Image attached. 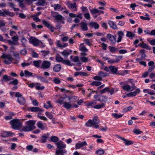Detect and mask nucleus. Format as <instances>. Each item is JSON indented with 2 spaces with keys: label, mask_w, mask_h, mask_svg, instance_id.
<instances>
[{
  "label": "nucleus",
  "mask_w": 155,
  "mask_h": 155,
  "mask_svg": "<svg viewBox=\"0 0 155 155\" xmlns=\"http://www.w3.org/2000/svg\"><path fill=\"white\" fill-rule=\"evenodd\" d=\"M17 101L21 105H24L26 102L25 99L23 97L18 98Z\"/></svg>",
  "instance_id": "a878e982"
},
{
  "label": "nucleus",
  "mask_w": 155,
  "mask_h": 155,
  "mask_svg": "<svg viewBox=\"0 0 155 155\" xmlns=\"http://www.w3.org/2000/svg\"><path fill=\"white\" fill-rule=\"evenodd\" d=\"M43 24L48 28L51 29L53 28L52 26L49 23V22L45 19L42 20Z\"/></svg>",
  "instance_id": "412c9836"
},
{
  "label": "nucleus",
  "mask_w": 155,
  "mask_h": 155,
  "mask_svg": "<svg viewBox=\"0 0 155 155\" xmlns=\"http://www.w3.org/2000/svg\"><path fill=\"white\" fill-rule=\"evenodd\" d=\"M80 25V27L82 31H85L88 30V28L87 27V24L86 23L82 22H81Z\"/></svg>",
  "instance_id": "dca6fc26"
},
{
  "label": "nucleus",
  "mask_w": 155,
  "mask_h": 155,
  "mask_svg": "<svg viewBox=\"0 0 155 155\" xmlns=\"http://www.w3.org/2000/svg\"><path fill=\"white\" fill-rule=\"evenodd\" d=\"M138 45L143 48H145L146 49H148L149 50H150V47L147 44L145 43H140Z\"/></svg>",
  "instance_id": "f704fd0d"
},
{
  "label": "nucleus",
  "mask_w": 155,
  "mask_h": 155,
  "mask_svg": "<svg viewBox=\"0 0 155 155\" xmlns=\"http://www.w3.org/2000/svg\"><path fill=\"white\" fill-rule=\"evenodd\" d=\"M87 145V143L86 141H84L81 142L78 141V149L82 148L83 150H86V148L84 146Z\"/></svg>",
  "instance_id": "1a4fd4ad"
},
{
  "label": "nucleus",
  "mask_w": 155,
  "mask_h": 155,
  "mask_svg": "<svg viewBox=\"0 0 155 155\" xmlns=\"http://www.w3.org/2000/svg\"><path fill=\"white\" fill-rule=\"evenodd\" d=\"M110 68H109L110 69V71L112 72L113 74H116L117 72L118 68L115 67L114 66H110Z\"/></svg>",
  "instance_id": "cd10ccee"
},
{
  "label": "nucleus",
  "mask_w": 155,
  "mask_h": 155,
  "mask_svg": "<svg viewBox=\"0 0 155 155\" xmlns=\"http://www.w3.org/2000/svg\"><path fill=\"white\" fill-rule=\"evenodd\" d=\"M109 87H105L103 89L100 91V93L101 94H104L106 92H109Z\"/></svg>",
  "instance_id": "864d4df0"
},
{
  "label": "nucleus",
  "mask_w": 155,
  "mask_h": 155,
  "mask_svg": "<svg viewBox=\"0 0 155 155\" xmlns=\"http://www.w3.org/2000/svg\"><path fill=\"white\" fill-rule=\"evenodd\" d=\"M61 68V65L60 64H57L53 67V70L55 72H58L60 71Z\"/></svg>",
  "instance_id": "4be33fe9"
},
{
  "label": "nucleus",
  "mask_w": 155,
  "mask_h": 155,
  "mask_svg": "<svg viewBox=\"0 0 155 155\" xmlns=\"http://www.w3.org/2000/svg\"><path fill=\"white\" fill-rule=\"evenodd\" d=\"M55 60L58 62H62L63 59L59 54H57L55 56Z\"/></svg>",
  "instance_id": "473e14b6"
},
{
  "label": "nucleus",
  "mask_w": 155,
  "mask_h": 155,
  "mask_svg": "<svg viewBox=\"0 0 155 155\" xmlns=\"http://www.w3.org/2000/svg\"><path fill=\"white\" fill-rule=\"evenodd\" d=\"M107 100V98L105 96H102L100 97L99 99H98V101L101 102L105 103Z\"/></svg>",
  "instance_id": "603ef678"
},
{
  "label": "nucleus",
  "mask_w": 155,
  "mask_h": 155,
  "mask_svg": "<svg viewBox=\"0 0 155 155\" xmlns=\"http://www.w3.org/2000/svg\"><path fill=\"white\" fill-rule=\"evenodd\" d=\"M51 6L53 7L54 10L56 11L58 9H60L61 11H62L63 10V8L61 7V6L59 4H55L53 6L52 5Z\"/></svg>",
  "instance_id": "c85d7f7f"
},
{
  "label": "nucleus",
  "mask_w": 155,
  "mask_h": 155,
  "mask_svg": "<svg viewBox=\"0 0 155 155\" xmlns=\"http://www.w3.org/2000/svg\"><path fill=\"white\" fill-rule=\"evenodd\" d=\"M57 148L60 150H57L55 152V155H64L63 153H66L67 151L61 149L65 148L66 145L64 144V143L61 141L56 143Z\"/></svg>",
  "instance_id": "f257e3e1"
},
{
  "label": "nucleus",
  "mask_w": 155,
  "mask_h": 155,
  "mask_svg": "<svg viewBox=\"0 0 155 155\" xmlns=\"http://www.w3.org/2000/svg\"><path fill=\"white\" fill-rule=\"evenodd\" d=\"M48 137L45 135H44L41 137V142L42 143H45L47 142V139Z\"/></svg>",
  "instance_id": "4d7b16f0"
},
{
  "label": "nucleus",
  "mask_w": 155,
  "mask_h": 155,
  "mask_svg": "<svg viewBox=\"0 0 155 155\" xmlns=\"http://www.w3.org/2000/svg\"><path fill=\"white\" fill-rule=\"evenodd\" d=\"M141 60L140 58H137L136 59V61L139 62L140 64L146 67L147 65L146 62L143 61H141Z\"/></svg>",
  "instance_id": "a19ab883"
},
{
  "label": "nucleus",
  "mask_w": 155,
  "mask_h": 155,
  "mask_svg": "<svg viewBox=\"0 0 155 155\" xmlns=\"http://www.w3.org/2000/svg\"><path fill=\"white\" fill-rule=\"evenodd\" d=\"M71 102H69V101L68 100V101H66L65 102H64L63 106L67 109H70L72 106V104L70 103Z\"/></svg>",
  "instance_id": "5701e85b"
},
{
  "label": "nucleus",
  "mask_w": 155,
  "mask_h": 155,
  "mask_svg": "<svg viewBox=\"0 0 155 155\" xmlns=\"http://www.w3.org/2000/svg\"><path fill=\"white\" fill-rule=\"evenodd\" d=\"M72 52V51L69 49L64 50L61 52V54L65 58H67Z\"/></svg>",
  "instance_id": "ddd939ff"
},
{
  "label": "nucleus",
  "mask_w": 155,
  "mask_h": 155,
  "mask_svg": "<svg viewBox=\"0 0 155 155\" xmlns=\"http://www.w3.org/2000/svg\"><path fill=\"white\" fill-rule=\"evenodd\" d=\"M68 97L66 96L64 97H60L58 101V103H60V104H62L63 103H64L66 101H68Z\"/></svg>",
  "instance_id": "393cba45"
},
{
  "label": "nucleus",
  "mask_w": 155,
  "mask_h": 155,
  "mask_svg": "<svg viewBox=\"0 0 155 155\" xmlns=\"http://www.w3.org/2000/svg\"><path fill=\"white\" fill-rule=\"evenodd\" d=\"M87 55V53H80L79 57L80 61L84 63L87 62L88 61V59L85 57Z\"/></svg>",
  "instance_id": "6e6552de"
},
{
  "label": "nucleus",
  "mask_w": 155,
  "mask_h": 155,
  "mask_svg": "<svg viewBox=\"0 0 155 155\" xmlns=\"http://www.w3.org/2000/svg\"><path fill=\"white\" fill-rule=\"evenodd\" d=\"M47 105H46L45 104H44V107L47 109H48L49 108H53V106L51 104V102L50 101H48L47 102Z\"/></svg>",
  "instance_id": "4c0bfd02"
},
{
  "label": "nucleus",
  "mask_w": 155,
  "mask_h": 155,
  "mask_svg": "<svg viewBox=\"0 0 155 155\" xmlns=\"http://www.w3.org/2000/svg\"><path fill=\"white\" fill-rule=\"evenodd\" d=\"M37 127L42 130H43L44 128L43 127L42 123L41 122H38L37 123Z\"/></svg>",
  "instance_id": "052dcab7"
},
{
  "label": "nucleus",
  "mask_w": 155,
  "mask_h": 155,
  "mask_svg": "<svg viewBox=\"0 0 155 155\" xmlns=\"http://www.w3.org/2000/svg\"><path fill=\"white\" fill-rule=\"evenodd\" d=\"M77 97L76 96H72L71 97H68V100L70 102H75L77 101Z\"/></svg>",
  "instance_id": "37998d69"
},
{
  "label": "nucleus",
  "mask_w": 155,
  "mask_h": 155,
  "mask_svg": "<svg viewBox=\"0 0 155 155\" xmlns=\"http://www.w3.org/2000/svg\"><path fill=\"white\" fill-rule=\"evenodd\" d=\"M127 32L126 36L129 38L132 39L135 37V34L133 33L130 31H127Z\"/></svg>",
  "instance_id": "c756f323"
},
{
  "label": "nucleus",
  "mask_w": 155,
  "mask_h": 155,
  "mask_svg": "<svg viewBox=\"0 0 155 155\" xmlns=\"http://www.w3.org/2000/svg\"><path fill=\"white\" fill-rule=\"evenodd\" d=\"M132 109V107L130 106H128V107L125 108L124 109L123 111L124 112H126L129 111L131 110Z\"/></svg>",
  "instance_id": "69168bd1"
},
{
  "label": "nucleus",
  "mask_w": 155,
  "mask_h": 155,
  "mask_svg": "<svg viewBox=\"0 0 155 155\" xmlns=\"http://www.w3.org/2000/svg\"><path fill=\"white\" fill-rule=\"evenodd\" d=\"M68 45V44L67 43H64L63 44H61L60 41H58L57 42V46L59 48L65 47Z\"/></svg>",
  "instance_id": "a18cd8bd"
},
{
  "label": "nucleus",
  "mask_w": 155,
  "mask_h": 155,
  "mask_svg": "<svg viewBox=\"0 0 155 155\" xmlns=\"http://www.w3.org/2000/svg\"><path fill=\"white\" fill-rule=\"evenodd\" d=\"M85 125L86 126L88 127H92L93 126H94L92 120L91 119H89L88 121L85 123Z\"/></svg>",
  "instance_id": "2f4dec72"
},
{
  "label": "nucleus",
  "mask_w": 155,
  "mask_h": 155,
  "mask_svg": "<svg viewBox=\"0 0 155 155\" xmlns=\"http://www.w3.org/2000/svg\"><path fill=\"white\" fill-rule=\"evenodd\" d=\"M41 62V60L34 61H33L34 65L36 67L39 68Z\"/></svg>",
  "instance_id": "de8ad7c7"
},
{
  "label": "nucleus",
  "mask_w": 155,
  "mask_h": 155,
  "mask_svg": "<svg viewBox=\"0 0 155 155\" xmlns=\"http://www.w3.org/2000/svg\"><path fill=\"white\" fill-rule=\"evenodd\" d=\"M35 128V127H33L30 126H26L24 127L21 130L24 132L29 131L32 130L33 129Z\"/></svg>",
  "instance_id": "f3484780"
},
{
  "label": "nucleus",
  "mask_w": 155,
  "mask_h": 155,
  "mask_svg": "<svg viewBox=\"0 0 155 155\" xmlns=\"http://www.w3.org/2000/svg\"><path fill=\"white\" fill-rule=\"evenodd\" d=\"M68 8H74L77 7V4L76 2H74L73 3H71L70 1H68L66 3Z\"/></svg>",
  "instance_id": "2eb2a0df"
},
{
  "label": "nucleus",
  "mask_w": 155,
  "mask_h": 155,
  "mask_svg": "<svg viewBox=\"0 0 155 155\" xmlns=\"http://www.w3.org/2000/svg\"><path fill=\"white\" fill-rule=\"evenodd\" d=\"M51 65V63L50 62L47 61H43L41 66V68L45 70L49 68Z\"/></svg>",
  "instance_id": "39448f33"
},
{
  "label": "nucleus",
  "mask_w": 155,
  "mask_h": 155,
  "mask_svg": "<svg viewBox=\"0 0 155 155\" xmlns=\"http://www.w3.org/2000/svg\"><path fill=\"white\" fill-rule=\"evenodd\" d=\"M62 63L65 65L70 66H72L74 65L73 63H71L69 60H63Z\"/></svg>",
  "instance_id": "58836bf2"
},
{
  "label": "nucleus",
  "mask_w": 155,
  "mask_h": 155,
  "mask_svg": "<svg viewBox=\"0 0 155 155\" xmlns=\"http://www.w3.org/2000/svg\"><path fill=\"white\" fill-rule=\"evenodd\" d=\"M25 73V77H29L30 76L34 77L35 75L32 76L33 73L31 72H30L26 70L24 71Z\"/></svg>",
  "instance_id": "ea45409f"
},
{
  "label": "nucleus",
  "mask_w": 155,
  "mask_h": 155,
  "mask_svg": "<svg viewBox=\"0 0 155 155\" xmlns=\"http://www.w3.org/2000/svg\"><path fill=\"white\" fill-rule=\"evenodd\" d=\"M4 16H5L6 15H9L11 17H13L14 15V14L13 12L6 10L4 11Z\"/></svg>",
  "instance_id": "79ce46f5"
},
{
  "label": "nucleus",
  "mask_w": 155,
  "mask_h": 155,
  "mask_svg": "<svg viewBox=\"0 0 155 155\" xmlns=\"http://www.w3.org/2000/svg\"><path fill=\"white\" fill-rule=\"evenodd\" d=\"M35 76H37V78L42 82L46 83H48L49 82L48 80L45 77L38 76L36 74H35Z\"/></svg>",
  "instance_id": "b1692460"
},
{
  "label": "nucleus",
  "mask_w": 155,
  "mask_h": 155,
  "mask_svg": "<svg viewBox=\"0 0 155 155\" xmlns=\"http://www.w3.org/2000/svg\"><path fill=\"white\" fill-rule=\"evenodd\" d=\"M117 35L118 36V38L117 42V43H119L121 41L122 38L124 36V34L122 31H118L117 32Z\"/></svg>",
  "instance_id": "f8f14e48"
},
{
  "label": "nucleus",
  "mask_w": 155,
  "mask_h": 155,
  "mask_svg": "<svg viewBox=\"0 0 155 155\" xmlns=\"http://www.w3.org/2000/svg\"><path fill=\"white\" fill-rule=\"evenodd\" d=\"M106 37L107 38L112 44H115L117 42L116 38L110 34H107Z\"/></svg>",
  "instance_id": "0eeeda50"
},
{
  "label": "nucleus",
  "mask_w": 155,
  "mask_h": 155,
  "mask_svg": "<svg viewBox=\"0 0 155 155\" xmlns=\"http://www.w3.org/2000/svg\"><path fill=\"white\" fill-rule=\"evenodd\" d=\"M30 110L33 112H36L38 111L41 112L43 111V110L38 107H32L30 108Z\"/></svg>",
  "instance_id": "bb28decb"
},
{
  "label": "nucleus",
  "mask_w": 155,
  "mask_h": 155,
  "mask_svg": "<svg viewBox=\"0 0 155 155\" xmlns=\"http://www.w3.org/2000/svg\"><path fill=\"white\" fill-rule=\"evenodd\" d=\"M55 20L57 22H58L59 21H62L64 19L63 17L60 15H58L55 18Z\"/></svg>",
  "instance_id": "09e8293b"
},
{
  "label": "nucleus",
  "mask_w": 155,
  "mask_h": 155,
  "mask_svg": "<svg viewBox=\"0 0 155 155\" xmlns=\"http://www.w3.org/2000/svg\"><path fill=\"white\" fill-rule=\"evenodd\" d=\"M1 58L3 59H7L10 62H11L13 60L12 58L10 55L6 54L4 53L3 54Z\"/></svg>",
  "instance_id": "aec40b11"
},
{
  "label": "nucleus",
  "mask_w": 155,
  "mask_h": 155,
  "mask_svg": "<svg viewBox=\"0 0 155 155\" xmlns=\"http://www.w3.org/2000/svg\"><path fill=\"white\" fill-rule=\"evenodd\" d=\"M79 50L81 51L80 53H86L88 51V49L86 48L84 43H81L79 46Z\"/></svg>",
  "instance_id": "9b49d317"
},
{
  "label": "nucleus",
  "mask_w": 155,
  "mask_h": 155,
  "mask_svg": "<svg viewBox=\"0 0 155 155\" xmlns=\"http://www.w3.org/2000/svg\"><path fill=\"white\" fill-rule=\"evenodd\" d=\"M135 89L134 91L127 93L126 94L127 96L129 97L135 96L140 93V88L137 87Z\"/></svg>",
  "instance_id": "20e7f679"
},
{
  "label": "nucleus",
  "mask_w": 155,
  "mask_h": 155,
  "mask_svg": "<svg viewBox=\"0 0 155 155\" xmlns=\"http://www.w3.org/2000/svg\"><path fill=\"white\" fill-rule=\"evenodd\" d=\"M109 49L110 52L113 53L118 50V49L117 48L114 47H110Z\"/></svg>",
  "instance_id": "680f3d73"
},
{
  "label": "nucleus",
  "mask_w": 155,
  "mask_h": 155,
  "mask_svg": "<svg viewBox=\"0 0 155 155\" xmlns=\"http://www.w3.org/2000/svg\"><path fill=\"white\" fill-rule=\"evenodd\" d=\"M21 42L22 43V45L23 47H26V44L27 42V40L25 38H23L21 39Z\"/></svg>",
  "instance_id": "8fccbe9b"
},
{
  "label": "nucleus",
  "mask_w": 155,
  "mask_h": 155,
  "mask_svg": "<svg viewBox=\"0 0 155 155\" xmlns=\"http://www.w3.org/2000/svg\"><path fill=\"white\" fill-rule=\"evenodd\" d=\"M59 138L56 136H53L51 137V141L53 142H57Z\"/></svg>",
  "instance_id": "49530a36"
},
{
  "label": "nucleus",
  "mask_w": 155,
  "mask_h": 155,
  "mask_svg": "<svg viewBox=\"0 0 155 155\" xmlns=\"http://www.w3.org/2000/svg\"><path fill=\"white\" fill-rule=\"evenodd\" d=\"M18 80L16 79H15L13 81L10 82L9 84H12L14 85H16L18 84Z\"/></svg>",
  "instance_id": "bf43d9fd"
},
{
  "label": "nucleus",
  "mask_w": 155,
  "mask_h": 155,
  "mask_svg": "<svg viewBox=\"0 0 155 155\" xmlns=\"http://www.w3.org/2000/svg\"><path fill=\"white\" fill-rule=\"evenodd\" d=\"M122 88L124 90L129 92L133 91L137 87L134 85L133 86H130L127 84H124L122 86Z\"/></svg>",
  "instance_id": "7ed1b4c3"
},
{
  "label": "nucleus",
  "mask_w": 155,
  "mask_h": 155,
  "mask_svg": "<svg viewBox=\"0 0 155 155\" xmlns=\"http://www.w3.org/2000/svg\"><path fill=\"white\" fill-rule=\"evenodd\" d=\"M105 106V104L102 103L100 104H97L94 106L93 108L95 109H99Z\"/></svg>",
  "instance_id": "3c124183"
},
{
  "label": "nucleus",
  "mask_w": 155,
  "mask_h": 155,
  "mask_svg": "<svg viewBox=\"0 0 155 155\" xmlns=\"http://www.w3.org/2000/svg\"><path fill=\"white\" fill-rule=\"evenodd\" d=\"M108 24L109 25L110 27L113 29L117 30L118 28L116 24L113 21H109L108 22Z\"/></svg>",
  "instance_id": "4468645a"
},
{
  "label": "nucleus",
  "mask_w": 155,
  "mask_h": 155,
  "mask_svg": "<svg viewBox=\"0 0 155 155\" xmlns=\"http://www.w3.org/2000/svg\"><path fill=\"white\" fill-rule=\"evenodd\" d=\"M45 3L46 2L45 0H39L37 3V5L44 6Z\"/></svg>",
  "instance_id": "5fc2aeb1"
},
{
  "label": "nucleus",
  "mask_w": 155,
  "mask_h": 155,
  "mask_svg": "<svg viewBox=\"0 0 155 155\" xmlns=\"http://www.w3.org/2000/svg\"><path fill=\"white\" fill-rule=\"evenodd\" d=\"M89 25L91 28H94L95 29H98L99 27V25L95 22H90L89 23Z\"/></svg>",
  "instance_id": "6ab92c4d"
},
{
  "label": "nucleus",
  "mask_w": 155,
  "mask_h": 155,
  "mask_svg": "<svg viewBox=\"0 0 155 155\" xmlns=\"http://www.w3.org/2000/svg\"><path fill=\"white\" fill-rule=\"evenodd\" d=\"M10 78V76L8 77L7 75H4L3 76L2 79L1 80V81L2 82H3L4 81H8L11 80Z\"/></svg>",
  "instance_id": "72a5a7b5"
},
{
  "label": "nucleus",
  "mask_w": 155,
  "mask_h": 155,
  "mask_svg": "<svg viewBox=\"0 0 155 155\" xmlns=\"http://www.w3.org/2000/svg\"><path fill=\"white\" fill-rule=\"evenodd\" d=\"M123 115V114H118L115 113H112V116H113L114 118L117 119L122 117Z\"/></svg>",
  "instance_id": "c03bdc74"
},
{
  "label": "nucleus",
  "mask_w": 155,
  "mask_h": 155,
  "mask_svg": "<svg viewBox=\"0 0 155 155\" xmlns=\"http://www.w3.org/2000/svg\"><path fill=\"white\" fill-rule=\"evenodd\" d=\"M140 54L141 58H144L146 57L145 50L143 49H141L140 51Z\"/></svg>",
  "instance_id": "6e6d98bb"
},
{
  "label": "nucleus",
  "mask_w": 155,
  "mask_h": 155,
  "mask_svg": "<svg viewBox=\"0 0 155 155\" xmlns=\"http://www.w3.org/2000/svg\"><path fill=\"white\" fill-rule=\"evenodd\" d=\"M93 123L94 125V128L97 129L99 127V126L97 124L100 122V120L97 117H94L92 120Z\"/></svg>",
  "instance_id": "9d476101"
},
{
  "label": "nucleus",
  "mask_w": 155,
  "mask_h": 155,
  "mask_svg": "<svg viewBox=\"0 0 155 155\" xmlns=\"http://www.w3.org/2000/svg\"><path fill=\"white\" fill-rule=\"evenodd\" d=\"M33 20L35 21L36 22H40L41 21L40 19H39V18L37 16H33Z\"/></svg>",
  "instance_id": "774afa93"
},
{
  "label": "nucleus",
  "mask_w": 155,
  "mask_h": 155,
  "mask_svg": "<svg viewBox=\"0 0 155 155\" xmlns=\"http://www.w3.org/2000/svg\"><path fill=\"white\" fill-rule=\"evenodd\" d=\"M36 121L34 120H29L26 122V123L28 125L31 126L33 127H35L34 126L35 124Z\"/></svg>",
  "instance_id": "7c9ffc66"
},
{
  "label": "nucleus",
  "mask_w": 155,
  "mask_h": 155,
  "mask_svg": "<svg viewBox=\"0 0 155 155\" xmlns=\"http://www.w3.org/2000/svg\"><path fill=\"white\" fill-rule=\"evenodd\" d=\"M85 103L86 106H91L92 107H94L93 106L96 104V102L95 101H93L89 102H87Z\"/></svg>",
  "instance_id": "c9c22d12"
},
{
  "label": "nucleus",
  "mask_w": 155,
  "mask_h": 155,
  "mask_svg": "<svg viewBox=\"0 0 155 155\" xmlns=\"http://www.w3.org/2000/svg\"><path fill=\"white\" fill-rule=\"evenodd\" d=\"M90 12L92 14H97V15H100L99 10L96 8H93L90 10Z\"/></svg>",
  "instance_id": "e433bc0d"
},
{
  "label": "nucleus",
  "mask_w": 155,
  "mask_h": 155,
  "mask_svg": "<svg viewBox=\"0 0 155 155\" xmlns=\"http://www.w3.org/2000/svg\"><path fill=\"white\" fill-rule=\"evenodd\" d=\"M45 114L46 116L50 119H51L53 118V116L51 113L46 112Z\"/></svg>",
  "instance_id": "13d9d810"
},
{
  "label": "nucleus",
  "mask_w": 155,
  "mask_h": 155,
  "mask_svg": "<svg viewBox=\"0 0 155 155\" xmlns=\"http://www.w3.org/2000/svg\"><path fill=\"white\" fill-rule=\"evenodd\" d=\"M101 84V83L99 81H94L92 83V85L97 86H99Z\"/></svg>",
  "instance_id": "e2e57ef3"
},
{
  "label": "nucleus",
  "mask_w": 155,
  "mask_h": 155,
  "mask_svg": "<svg viewBox=\"0 0 155 155\" xmlns=\"http://www.w3.org/2000/svg\"><path fill=\"white\" fill-rule=\"evenodd\" d=\"M12 128L14 130H19L22 124L20 121L18 119H14L10 121Z\"/></svg>",
  "instance_id": "f03ea898"
},
{
  "label": "nucleus",
  "mask_w": 155,
  "mask_h": 155,
  "mask_svg": "<svg viewBox=\"0 0 155 155\" xmlns=\"http://www.w3.org/2000/svg\"><path fill=\"white\" fill-rule=\"evenodd\" d=\"M118 138L124 141V143L126 145H130L133 144V142L131 141L127 140V139L118 136Z\"/></svg>",
  "instance_id": "a211bd4d"
},
{
  "label": "nucleus",
  "mask_w": 155,
  "mask_h": 155,
  "mask_svg": "<svg viewBox=\"0 0 155 155\" xmlns=\"http://www.w3.org/2000/svg\"><path fill=\"white\" fill-rule=\"evenodd\" d=\"M39 41L35 37H31L29 39V42L35 46L38 45Z\"/></svg>",
  "instance_id": "423d86ee"
},
{
  "label": "nucleus",
  "mask_w": 155,
  "mask_h": 155,
  "mask_svg": "<svg viewBox=\"0 0 155 155\" xmlns=\"http://www.w3.org/2000/svg\"><path fill=\"white\" fill-rule=\"evenodd\" d=\"M104 152L103 150L100 149L97 150L96 152V153L97 154L101 155H103L104 153Z\"/></svg>",
  "instance_id": "0e129e2a"
},
{
  "label": "nucleus",
  "mask_w": 155,
  "mask_h": 155,
  "mask_svg": "<svg viewBox=\"0 0 155 155\" xmlns=\"http://www.w3.org/2000/svg\"><path fill=\"white\" fill-rule=\"evenodd\" d=\"M53 82L56 84H59L61 83V81L58 78H55L53 80Z\"/></svg>",
  "instance_id": "338daca9"
}]
</instances>
